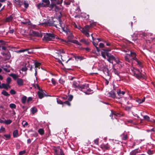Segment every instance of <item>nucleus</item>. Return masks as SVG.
Wrapping results in <instances>:
<instances>
[{
  "instance_id": "f257e3e1",
  "label": "nucleus",
  "mask_w": 155,
  "mask_h": 155,
  "mask_svg": "<svg viewBox=\"0 0 155 155\" xmlns=\"http://www.w3.org/2000/svg\"><path fill=\"white\" fill-rule=\"evenodd\" d=\"M57 19L59 22L58 24H56L54 23L55 21H54L53 18L51 19V21L50 19V20L48 21L47 23L50 26L53 25L56 28H58L57 26H60L61 28L63 31H64L66 33L68 39V40H71L74 37L71 31L66 27L64 25L61 21V17H58Z\"/></svg>"
},
{
  "instance_id": "f03ea898",
  "label": "nucleus",
  "mask_w": 155,
  "mask_h": 155,
  "mask_svg": "<svg viewBox=\"0 0 155 155\" xmlns=\"http://www.w3.org/2000/svg\"><path fill=\"white\" fill-rule=\"evenodd\" d=\"M125 60L128 62H130L133 60H137L136 54L135 52L130 51V53L126 54L124 57Z\"/></svg>"
},
{
  "instance_id": "7ed1b4c3",
  "label": "nucleus",
  "mask_w": 155,
  "mask_h": 155,
  "mask_svg": "<svg viewBox=\"0 0 155 155\" xmlns=\"http://www.w3.org/2000/svg\"><path fill=\"white\" fill-rule=\"evenodd\" d=\"M74 27L79 29H81V31L87 37H90V35L89 33V29L90 26L88 25H86L83 28H82L79 25H77L76 24H74Z\"/></svg>"
},
{
  "instance_id": "20e7f679",
  "label": "nucleus",
  "mask_w": 155,
  "mask_h": 155,
  "mask_svg": "<svg viewBox=\"0 0 155 155\" xmlns=\"http://www.w3.org/2000/svg\"><path fill=\"white\" fill-rule=\"evenodd\" d=\"M59 39L58 37L53 33L45 34L43 40L46 41H53L54 39Z\"/></svg>"
},
{
  "instance_id": "39448f33",
  "label": "nucleus",
  "mask_w": 155,
  "mask_h": 155,
  "mask_svg": "<svg viewBox=\"0 0 155 155\" xmlns=\"http://www.w3.org/2000/svg\"><path fill=\"white\" fill-rule=\"evenodd\" d=\"M72 85V87L74 88L76 90L79 89L82 91V90L84 89L85 87L87 88L88 87V84L80 86L79 83L75 81H74L73 82Z\"/></svg>"
},
{
  "instance_id": "423d86ee",
  "label": "nucleus",
  "mask_w": 155,
  "mask_h": 155,
  "mask_svg": "<svg viewBox=\"0 0 155 155\" xmlns=\"http://www.w3.org/2000/svg\"><path fill=\"white\" fill-rule=\"evenodd\" d=\"M64 53V51L63 50L59 49L58 51V52L56 53V54H57V55L56 56V57H55V59L58 60V62L59 63H61L62 64H63L61 62L60 59H61L63 61H65V60L63 59L62 55L60 54Z\"/></svg>"
},
{
  "instance_id": "0eeeda50",
  "label": "nucleus",
  "mask_w": 155,
  "mask_h": 155,
  "mask_svg": "<svg viewBox=\"0 0 155 155\" xmlns=\"http://www.w3.org/2000/svg\"><path fill=\"white\" fill-rule=\"evenodd\" d=\"M98 66L100 68V70L102 71L106 75L109 76L108 70L105 66H104L102 64H99Z\"/></svg>"
},
{
  "instance_id": "6e6552de",
  "label": "nucleus",
  "mask_w": 155,
  "mask_h": 155,
  "mask_svg": "<svg viewBox=\"0 0 155 155\" xmlns=\"http://www.w3.org/2000/svg\"><path fill=\"white\" fill-rule=\"evenodd\" d=\"M54 155H64L62 150L60 148H57L54 150Z\"/></svg>"
},
{
  "instance_id": "1a4fd4ad",
  "label": "nucleus",
  "mask_w": 155,
  "mask_h": 155,
  "mask_svg": "<svg viewBox=\"0 0 155 155\" xmlns=\"http://www.w3.org/2000/svg\"><path fill=\"white\" fill-rule=\"evenodd\" d=\"M117 92L118 97H117L116 98L118 99L122 98L123 96L125 93V91H121L119 89L117 90Z\"/></svg>"
},
{
  "instance_id": "9d476101",
  "label": "nucleus",
  "mask_w": 155,
  "mask_h": 155,
  "mask_svg": "<svg viewBox=\"0 0 155 155\" xmlns=\"http://www.w3.org/2000/svg\"><path fill=\"white\" fill-rule=\"evenodd\" d=\"M134 69L135 71H137L140 73L139 74H136V71H133V73H134V75L138 78H140L141 77H142V75L140 72V71L139 70L137 69V68H134Z\"/></svg>"
},
{
  "instance_id": "9b49d317",
  "label": "nucleus",
  "mask_w": 155,
  "mask_h": 155,
  "mask_svg": "<svg viewBox=\"0 0 155 155\" xmlns=\"http://www.w3.org/2000/svg\"><path fill=\"white\" fill-rule=\"evenodd\" d=\"M47 7L49 8V10H53V9L54 8V10L56 11V9H58L57 8V7L56 6V5L52 2H51L50 5V4L49 5H48L47 6Z\"/></svg>"
},
{
  "instance_id": "f8f14e48",
  "label": "nucleus",
  "mask_w": 155,
  "mask_h": 155,
  "mask_svg": "<svg viewBox=\"0 0 155 155\" xmlns=\"http://www.w3.org/2000/svg\"><path fill=\"white\" fill-rule=\"evenodd\" d=\"M110 51L109 50H105V49H102L101 52V54L103 57L104 59L106 58V56H107L109 55V51Z\"/></svg>"
},
{
  "instance_id": "ddd939ff",
  "label": "nucleus",
  "mask_w": 155,
  "mask_h": 155,
  "mask_svg": "<svg viewBox=\"0 0 155 155\" xmlns=\"http://www.w3.org/2000/svg\"><path fill=\"white\" fill-rule=\"evenodd\" d=\"M31 35L33 36L37 37H41L42 36V34L40 31H33L31 33Z\"/></svg>"
},
{
  "instance_id": "4468645a",
  "label": "nucleus",
  "mask_w": 155,
  "mask_h": 155,
  "mask_svg": "<svg viewBox=\"0 0 155 155\" xmlns=\"http://www.w3.org/2000/svg\"><path fill=\"white\" fill-rule=\"evenodd\" d=\"M107 60L110 63L113 64V61L115 60L116 58L113 55L111 54H109L107 56Z\"/></svg>"
},
{
  "instance_id": "2eb2a0df",
  "label": "nucleus",
  "mask_w": 155,
  "mask_h": 155,
  "mask_svg": "<svg viewBox=\"0 0 155 155\" xmlns=\"http://www.w3.org/2000/svg\"><path fill=\"white\" fill-rule=\"evenodd\" d=\"M45 93H46L45 91L42 90L38 91V94L39 98L41 99L44 97L46 96L47 95L45 94Z\"/></svg>"
},
{
  "instance_id": "dca6fc26",
  "label": "nucleus",
  "mask_w": 155,
  "mask_h": 155,
  "mask_svg": "<svg viewBox=\"0 0 155 155\" xmlns=\"http://www.w3.org/2000/svg\"><path fill=\"white\" fill-rule=\"evenodd\" d=\"M17 83L19 86H21L24 85V80L20 78H18L17 80Z\"/></svg>"
},
{
  "instance_id": "f3484780",
  "label": "nucleus",
  "mask_w": 155,
  "mask_h": 155,
  "mask_svg": "<svg viewBox=\"0 0 155 155\" xmlns=\"http://www.w3.org/2000/svg\"><path fill=\"white\" fill-rule=\"evenodd\" d=\"M14 17V16L13 15H10L8 17L6 18L5 21L8 22L12 21Z\"/></svg>"
},
{
  "instance_id": "a211bd4d",
  "label": "nucleus",
  "mask_w": 155,
  "mask_h": 155,
  "mask_svg": "<svg viewBox=\"0 0 155 155\" xmlns=\"http://www.w3.org/2000/svg\"><path fill=\"white\" fill-rule=\"evenodd\" d=\"M2 88H4V89L8 90V88H10L11 87L8 84L2 83L1 85Z\"/></svg>"
},
{
  "instance_id": "6ab92c4d",
  "label": "nucleus",
  "mask_w": 155,
  "mask_h": 155,
  "mask_svg": "<svg viewBox=\"0 0 155 155\" xmlns=\"http://www.w3.org/2000/svg\"><path fill=\"white\" fill-rule=\"evenodd\" d=\"M108 95L110 97L115 98L116 97L115 92L113 91H111L109 93Z\"/></svg>"
},
{
  "instance_id": "aec40b11",
  "label": "nucleus",
  "mask_w": 155,
  "mask_h": 155,
  "mask_svg": "<svg viewBox=\"0 0 155 155\" xmlns=\"http://www.w3.org/2000/svg\"><path fill=\"white\" fill-rule=\"evenodd\" d=\"M92 42L93 45L95 46L97 51L98 52H99L100 51V50L99 48L97 46L98 44V41H94L93 40V41H92Z\"/></svg>"
},
{
  "instance_id": "412c9836",
  "label": "nucleus",
  "mask_w": 155,
  "mask_h": 155,
  "mask_svg": "<svg viewBox=\"0 0 155 155\" xmlns=\"http://www.w3.org/2000/svg\"><path fill=\"white\" fill-rule=\"evenodd\" d=\"M10 75L12 77L14 80H17V79L18 78L19 76L18 75L13 73L10 74Z\"/></svg>"
},
{
  "instance_id": "4be33fe9",
  "label": "nucleus",
  "mask_w": 155,
  "mask_h": 155,
  "mask_svg": "<svg viewBox=\"0 0 155 155\" xmlns=\"http://www.w3.org/2000/svg\"><path fill=\"white\" fill-rule=\"evenodd\" d=\"M84 89H86L87 90V91L86 92H84L86 94H89L93 93V91L89 88V87L87 88L85 87Z\"/></svg>"
},
{
  "instance_id": "5701e85b",
  "label": "nucleus",
  "mask_w": 155,
  "mask_h": 155,
  "mask_svg": "<svg viewBox=\"0 0 155 155\" xmlns=\"http://www.w3.org/2000/svg\"><path fill=\"white\" fill-rule=\"evenodd\" d=\"M74 58L77 61H81L85 59V58H84V57L80 56H74Z\"/></svg>"
},
{
  "instance_id": "b1692460",
  "label": "nucleus",
  "mask_w": 155,
  "mask_h": 155,
  "mask_svg": "<svg viewBox=\"0 0 155 155\" xmlns=\"http://www.w3.org/2000/svg\"><path fill=\"white\" fill-rule=\"evenodd\" d=\"M37 7L38 9H39L41 7H45V6L44 5V3H43V2L39 3L37 5Z\"/></svg>"
},
{
  "instance_id": "393cba45",
  "label": "nucleus",
  "mask_w": 155,
  "mask_h": 155,
  "mask_svg": "<svg viewBox=\"0 0 155 155\" xmlns=\"http://www.w3.org/2000/svg\"><path fill=\"white\" fill-rule=\"evenodd\" d=\"M13 135L14 137H16L18 136V130H14L13 133Z\"/></svg>"
},
{
  "instance_id": "a878e982",
  "label": "nucleus",
  "mask_w": 155,
  "mask_h": 155,
  "mask_svg": "<svg viewBox=\"0 0 155 155\" xmlns=\"http://www.w3.org/2000/svg\"><path fill=\"white\" fill-rule=\"evenodd\" d=\"M15 1L16 4L20 7L23 4V2L21 0H15Z\"/></svg>"
},
{
  "instance_id": "bb28decb",
  "label": "nucleus",
  "mask_w": 155,
  "mask_h": 155,
  "mask_svg": "<svg viewBox=\"0 0 155 155\" xmlns=\"http://www.w3.org/2000/svg\"><path fill=\"white\" fill-rule=\"evenodd\" d=\"M37 109L35 107H34L31 108V112L33 114H34L35 113L37 112Z\"/></svg>"
},
{
  "instance_id": "cd10ccee",
  "label": "nucleus",
  "mask_w": 155,
  "mask_h": 155,
  "mask_svg": "<svg viewBox=\"0 0 155 155\" xmlns=\"http://www.w3.org/2000/svg\"><path fill=\"white\" fill-rule=\"evenodd\" d=\"M70 41L72 43H74L79 46H81V44L78 41L76 40H71Z\"/></svg>"
},
{
  "instance_id": "c85d7f7f",
  "label": "nucleus",
  "mask_w": 155,
  "mask_h": 155,
  "mask_svg": "<svg viewBox=\"0 0 155 155\" xmlns=\"http://www.w3.org/2000/svg\"><path fill=\"white\" fill-rule=\"evenodd\" d=\"M27 100V97L24 96L21 98V101L23 104H25Z\"/></svg>"
},
{
  "instance_id": "c756f323",
  "label": "nucleus",
  "mask_w": 155,
  "mask_h": 155,
  "mask_svg": "<svg viewBox=\"0 0 155 155\" xmlns=\"http://www.w3.org/2000/svg\"><path fill=\"white\" fill-rule=\"evenodd\" d=\"M124 100L123 99H122V100L121 101L122 103V104L123 103L124 104H129L128 101L127 100V98L126 97H124Z\"/></svg>"
},
{
  "instance_id": "7c9ffc66",
  "label": "nucleus",
  "mask_w": 155,
  "mask_h": 155,
  "mask_svg": "<svg viewBox=\"0 0 155 155\" xmlns=\"http://www.w3.org/2000/svg\"><path fill=\"white\" fill-rule=\"evenodd\" d=\"M2 94L4 96H9L10 94L5 90H3L2 92Z\"/></svg>"
},
{
  "instance_id": "2f4dec72",
  "label": "nucleus",
  "mask_w": 155,
  "mask_h": 155,
  "mask_svg": "<svg viewBox=\"0 0 155 155\" xmlns=\"http://www.w3.org/2000/svg\"><path fill=\"white\" fill-rule=\"evenodd\" d=\"M110 146L108 144V143L103 145L102 147L104 148L106 150L110 148Z\"/></svg>"
},
{
  "instance_id": "473e14b6",
  "label": "nucleus",
  "mask_w": 155,
  "mask_h": 155,
  "mask_svg": "<svg viewBox=\"0 0 155 155\" xmlns=\"http://www.w3.org/2000/svg\"><path fill=\"white\" fill-rule=\"evenodd\" d=\"M12 120L10 119L5 120V124L6 125L10 124L12 123Z\"/></svg>"
},
{
  "instance_id": "72a5a7b5",
  "label": "nucleus",
  "mask_w": 155,
  "mask_h": 155,
  "mask_svg": "<svg viewBox=\"0 0 155 155\" xmlns=\"http://www.w3.org/2000/svg\"><path fill=\"white\" fill-rule=\"evenodd\" d=\"M135 61H137V64L138 65V66L139 67L141 68L142 67V62L139 60H138L137 58V60H135Z\"/></svg>"
},
{
  "instance_id": "f704fd0d",
  "label": "nucleus",
  "mask_w": 155,
  "mask_h": 155,
  "mask_svg": "<svg viewBox=\"0 0 155 155\" xmlns=\"http://www.w3.org/2000/svg\"><path fill=\"white\" fill-rule=\"evenodd\" d=\"M27 49H21L19 50H17L15 51V52L17 53H22L24 52L25 51H27Z\"/></svg>"
},
{
  "instance_id": "c9c22d12",
  "label": "nucleus",
  "mask_w": 155,
  "mask_h": 155,
  "mask_svg": "<svg viewBox=\"0 0 155 155\" xmlns=\"http://www.w3.org/2000/svg\"><path fill=\"white\" fill-rule=\"evenodd\" d=\"M22 124L23 127H25L28 125V123L25 121L23 120L22 122Z\"/></svg>"
},
{
  "instance_id": "e433bc0d",
  "label": "nucleus",
  "mask_w": 155,
  "mask_h": 155,
  "mask_svg": "<svg viewBox=\"0 0 155 155\" xmlns=\"http://www.w3.org/2000/svg\"><path fill=\"white\" fill-rule=\"evenodd\" d=\"M23 4L24 5L25 7V8H27L28 7L29 5L27 1H24L23 2Z\"/></svg>"
},
{
  "instance_id": "4c0bfd02",
  "label": "nucleus",
  "mask_w": 155,
  "mask_h": 155,
  "mask_svg": "<svg viewBox=\"0 0 155 155\" xmlns=\"http://www.w3.org/2000/svg\"><path fill=\"white\" fill-rule=\"evenodd\" d=\"M112 72L114 73L115 74L118 75L119 72L118 70H117L115 68H114L112 70Z\"/></svg>"
},
{
  "instance_id": "58836bf2",
  "label": "nucleus",
  "mask_w": 155,
  "mask_h": 155,
  "mask_svg": "<svg viewBox=\"0 0 155 155\" xmlns=\"http://www.w3.org/2000/svg\"><path fill=\"white\" fill-rule=\"evenodd\" d=\"M38 133L41 134V135H43L44 134V130L42 129H40L38 130Z\"/></svg>"
},
{
  "instance_id": "ea45409f",
  "label": "nucleus",
  "mask_w": 155,
  "mask_h": 155,
  "mask_svg": "<svg viewBox=\"0 0 155 155\" xmlns=\"http://www.w3.org/2000/svg\"><path fill=\"white\" fill-rule=\"evenodd\" d=\"M80 41L84 43L85 44L87 45H88L89 42L87 41H86L84 39H81L80 40Z\"/></svg>"
},
{
  "instance_id": "a19ab883",
  "label": "nucleus",
  "mask_w": 155,
  "mask_h": 155,
  "mask_svg": "<svg viewBox=\"0 0 155 155\" xmlns=\"http://www.w3.org/2000/svg\"><path fill=\"white\" fill-rule=\"evenodd\" d=\"M12 81V79L10 77H8L6 79V83L8 84L11 83Z\"/></svg>"
},
{
  "instance_id": "79ce46f5",
  "label": "nucleus",
  "mask_w": 155,
  "mask_h": 155,
  "mask_svg": "<svg viewBox=\"0 0 155 155\" xmlns=\"http://www.w3.org/2000/svg\"><path fill=\"white\" fill-rule=\"evenodd\" d=\"M9 107L11 108L15 109L16 108V106L15 104L12 103L10 104Z\"/></svg>"
},
{
  "instance_id": "37998d69",
  "label": "nucleus",
  "mask_w": 155,
  "mask_h": 155,
  "mask_svg": "<svg viewBox=\"0 0 155 155\" xmlns=\"http://www.w3.org/2000/svg\"><path fill=\"white\" fill-rule=\"evenodd\" d=\"M144 101L145 98H143V99H142V100H141L140 99H138L137 101L138 103H139L140 104L143 102Z\"/></svg>"
},
{
  "instance_id": "c03bdc74",
  "label": "nucleus",
  "mask_w": 155,
  "mask_h": 155,
  "mask_svg": "<svg viewBox=\"0 0 155 155\" xmlns=\"http://www.w3.org/2000/svg\"><path fill=\"white\" fill-rule=\"evenodd\" d=\"M4 136L6 138V139H9L11 137V135L10 134H4Z\"/></svg>"
},
{
  "instance_id": "a18cd8bd",
  "label": "nucleus",
  "mask_w": 155,
  "mask_h": 155,
  "mask_svg": "<svg viewBox=\"0 0 155 155\" xmlns=\"http://www.w3.org/2000/svg\"><path fill=\"white\" fill-rule=\"evenodd\" d=\"M143 117L144 119L148 121H149L150 120V117H149V116H148L147 115L143 116Z\"/></svg>"
},
{
  "instance_id": "49530a36",
  "label": "nucleus",
  "mask_w": 155,
  "mask_h": 155,
  "mask_svg": "<svg viewBox=\"0 0 155 155\" xmlns=\"http://www.w3.org/2000/svg\"><path fill=\"white\" fill-rule=\"evenodd\" d=\"M64 104L67 105L69 106H70L71 105L70 103L69 102V101L68 100L63 102V104Z\"/></svg>"
},
{
  "instance_id": "de8ad7c7",
  "label": "nucleus",
  "mask_w": 155,
  "mask_h": 155,
  "mask_svg": "<svg viewBox=\"0 0 155 155\" xmlns=\"http://www.w3.org/2000/svg\"><path fill=\"white\" fill-rule=\"evenodd\" d=\"M26 151L25 150L20 151L19 152L18 155H23L25 154Z\"/></svg>"
},
{
  "instance_id": "09e8293b",
  "label": "nucleus",
  "mask_w": 155,
  "mask_h": 155,
  "mask_svg": "<svg viewBox=\"0 0 155 155\" xmlns=\"http://www.w3.org/2000/svg\"><path fill=\"white\" fill-rule=\"evenodd\" d=\"M51 82L54 85H55L57 83L56 81L54 78H52Z\"/></svg>"
},
{
  "instance_id": "8fccbe9b",
  "label": "nucleus",
  "mask_w": 155,
  "mask_h": 155,
  "mask_svg": "<svg viewBox=\"0 0 155 155\" xmlns=\"http://www.w3.org/2000/svg\"><path fill=\"white\" fill-rule=\"evenodd\" d=\"M40 64V63L38 62H36L35 63V68H38V67H39Z\"/></svg>"
},
{
  "instance_id": "3c124183",
  "label": "nucleus",
  "mask_w": 155,
  "mask_h": 155,
  "mask_svg": "<svg viewBox=\"0 0 155 155\" xmlns=\"http://www.w3.org/2000/svg\"><path fill=\"white\" fill-rule=\"evenodd\" d=\"M63 101V100H61L59 99V100H57V102L58 103V104H63V102L62 101Z\"/></svg>"
},
{
  "instance_id": "603ef678",
  "label": "nucleus",
  "mask_w": 155,
  "mask_h": 155,
  "mask_svg": "<svg viewBox=\"0 0 155 155\" xmlns=\"http://www.w3.org/2000/svg\"><path fill=\"white\" fill-rule=\"evenodd\" d=\"M28 70V68H27L26 67H24L22 68L21 69V70L22 71H26Z\"/></svg>"
},
{
  "instance_id": "864d4df0",
  "label": "nucleus",
  "mask_w": 155,
  "mask_h": 155,
  "mask_svg": "<svg viewBox=\"0 0 155 155\" xmlns=\"http://www.w3.org/2000/svg\"><path fill=\"white\" fill-rule=\"evenodd\" d=\"M94 142L95 144L98 145L99 143V139L97 138L94 140Z\"/></svg>"
},
{
  "instance_id": "5fc2aeb1",
  "label": "nucleus",
  "mask_w": 155,
  "mask_h": 155,
  "mask_svg": "<svg viewBox=\"0 0 155 155\" xmlns=\"http://www.w3.org/2000/svg\"><path fill=\"white\" fill-rule=\"evenodd\" d=\"M5 131V128L2 127H1L0 129V133H2V132Z\"/></svg>"
},
{
  "instance_id": "6e6d98bb",
  "label": "nucleus",
  "mask_w": 155,
  "mask_h": 155,
  "mask_svg": "<svg viewBox=\"0 0 155 155\" xmlns=\"http://www.w3.org/2000/svg\"><path fill=\"white\" fill-rule=\"evenodd\" d=\"M114 61L116 62V64H118L119 63H120V61L117 58H116Z\"/></svg>"
},
{
  "instance_id": "4d7b16f0",
  "label": "nucleus",
  "mask_w": 155,
  "mask_h": 155,
  "mask_svg": "<svg viewBox=\"0 0 155 155\" xmlns=\"http://www.w3.org/2000/svg\"><path fill=\"white\" fill-rule=\"evenodd\" d=\"M10 93L12 94H16L15 91L13 89H12L10 90Z\"/></svg>"
},
{
  "instance_id": "13d9d810",
  "label": "nucleus",
  "mask_w": 155,
  "mask_h": 155,
  "mask_svg": "<svg viewBox=\"0 0 155 155\" xmlns=\"http://www.w3.org/2000/svg\"><path fill=\"white\" fill-rule=\"evenodd\" d=\"M114 115L117 116V117H120V114L118 113H116L115 112H113Z\"/></svg>"
},
{
  "instance_id": "bf43d9fd",
  "label": "nucleus",
  "mask_w": 155,
  "mask_h": 155,
  "mask_svg": "<svg viewBox=\"0 0 155 155\" xmlns=\"http://www.w3.org/2000/svg\"><path fill=\"white\" fill-rule=\"evenodd\" d=\"M127 135H124L122 137V139L123 140H125L127 139Z\"/></svg>"
},
{
  "instance_id": "052dcab7",
  "label": "nucleus",
  "mask_w": 155,
  "mask_h": 155,
  "mask_svg": "<svg viewBox=\"0 0 155 155\" xmlns=\"http://www.w3.org/2000/svg\"><path fill=\"white\" fill-rule=\"evenodd\" d=\"M104 44L101 43L99 44V46L100 48H103L104 47Z\"/></svg>"
},
{
  "instance_id": "680f3d73",
  "label": "nucleus",
  "mask_w": 155,
  "mask_h": 155,
  "mask_svg": "<svg viewBox=\"0 0 155 155\" xmlns=\"http://www.w3.org/2000/svg\"><path fill=\"white\" fill-rule=\"evenodd\" d=\"M73 97L72 95L70 96L68 99V101H71L73 99Z\"/></svg>"
},
{
  "instance_id": "e2e57ef3",
  "label": "nucleus",
  "mask_w": 155,
  "mask_h": 155,
  "mask_svg": "<svg viewBox=\"0 0 155 155\" xmlns=\"http://www.w3.org/2000/svg\"><path fill=\"white\" fill-rule=\"evenodd\" d=\"M32 100V98L31 97H29L28 98V99L27 100V101L28 102H29L30 101H31Z\"/></svg>"
},
{
  "instance_id": "0e129e2a",
  "label": "nucleus",
  "mask_w": 155,
  "mask_h": 155,
  "mask_svg": "<svg viewBox=\"0 0 155 155\" xmlns=\"http://www.w3.org/2000/svg\"><path fill=\"white\" fill-rule=\"evenodd\" d=\"M131 108L128 106H127L125 107V109L127 111H129L130 110Z\"/></svg>"
},
{
  "instance_id": "69168bd1",
  "label": "nucleus",
  "mask_w": 155,
  "mask_h": 155,
  "mask_svg": "<svg viewBox=\"0 0 155 155\" xmlns=\"http://www.w3.org/2000/svg\"><path fill=\"white\" fill-rule=\"evenodd\" d=\"M146 131L147 132H151V131H154V130L153 129V128H152V129H147V130H146Z\"/></svg>"
},
{
  "instance_id": "338daca9",
  "label": "nucleus",
  "mask_w": 155,
  "mask_h": 155,
  "mask_svg": "<svg viewBox=\"0 0 155 155\" xmlns=\"http://www.w3.org/2000/svg\"><path fill=\"white\" fill-rule=\"evenodd\" d=\"M136 152H136L135 151H133L132 152H131L130 155H136Z\"/></svg>"
},
{
  "instance_id": "774afa93",
  "label": "nucleus",
  "mask_w": 155,
  "mask_h": 155,
  "mask_svg": "<svg viewBox=\"0 0 155 155\" xmlns=\"http://www.w3.org/2000/svg\"><path fill=\"white\" fill-rule=\"evenodd\" d=\"M28 67L30 68V71H31L32 68V65H30L29 64H28V65L27 66Z\"/></svg>"
}]
</instances>
